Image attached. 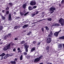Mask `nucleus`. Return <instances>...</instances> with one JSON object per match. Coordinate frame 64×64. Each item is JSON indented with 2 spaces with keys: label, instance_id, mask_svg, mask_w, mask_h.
I'll list each match as a JSON object with an SVG mask.
<instances>
[{
  "label": "nucleus",
  "instance_id": "obj_1",
  "mask_svg": "<svg viewBox=\"0 0 64 64\" xmlns=\"http://www.w3.org/2000/svg\"><path fill=\"white\" fill-rule=\"evenodd\" d=\"M11 44L10 43L8 44L4 47L3 48V50L4 51H6L8 49H10V45Z\"/></svg>",
  "mask_w": 64,
  "mask_h": 64
},
{
  "label": "nucleus",
  "instance_id": "obj_2",
  "mask_svg": "<svg viewBox=\"0 0 64 64\" xmlns=\"http://www.w3.org/2000/svg\"><path fill=\"white\" fill-rule=\"evenodd\" d=\"M46 42L47 43H50L51 42V38H47Z\"/></svg>",
  "mask_w": 64,
  "mask_h": 64
},
{
  "label": "nucleus",
  "instance_id": "obj_3",
  "mask_svg": "<svg viewBox=\"0 0 64 64\" xmlns=\"http://www.w3.org/2000/svg\"><path fill=\"white\" fill-rule=\"evenodd\" d=\"M36 2L35 1H32L30 3V5L32 6L35 5H36Z\"/></svg>",
  "mask_w": 64,
  "mask_h": 64
},
{
  "label": "nucleus",
  "instance_id": "obj_4",
  "mask_svg": "<svg viewBox=\"0 0 64 64\" xmlns=\"http://www.w3.org/2000/svg\"><path fill=\"white\" fill-rule=\"evenodd\" d=\"M40 60V59L38 58H37L35 59L34 60V62H38V61H39Z\"/></svg>",
  "mask_w": 64,
  "mask_h": 64
},
{
  "label": "nucleus",
  "instance_id": "obj_5",
  "mask_svg": "<svg viewBox=\"0 0 64 64\" xmlns=\"http://www.w3.org/2000/svg\"><path fill=\"white\" fill-rule=\"evenodd\" d=\"M49 46H48L46 48V52L48 53L49 52Z\"/></svg>",
  "mask_w": 64,
  "mask_h": 64
},
{
  "label": "nucleus",
  "instance_id": "obj_6",
  "mask_svg": "<svg viewBox=\"0 0 64 64\" xmlns=\"http://www.w3.org/2000/svg\"><path fill=\"white\" fill-rule=\"evenodd\" d=\"M12 14L10 13L8 15V20H11V14Z\"/></svg>",
  "mask_w": 64,
  "mask_h": 64
},
{
  "label": "nucleus",
  "instance_id": "obj_7",
  "mask_svg": "<svg viewBox=\"0 0 64 64\" xmlns=\"http://www.w3.org/2000/svg\"><path fill=\"white\" fill-rule=\"evenodd\" d=\"M59 34V33L58 32H56L54 33V36H56V37H57L58 36V34Z\"/></svg>",
  "mask_w": 64,
  "mask_h": 64
},
{
  "label": "nucleus",
  "instance_id": "obj_8",
  "mask_svg": "<svg viewBox=\"0 0 64 64\" xmlns=\"http://www.w3.org/2000/svg\"><path fill=\"white\" fill-rule=\"evenodd\" d=\"M56 10V8L54 7H51L50 8V10H51V11H54V10Z\"/></svg>",
  "mask_w": 64,
  "mask_h": 64
},
{
  "label": "nucleus",
  "instance_id": "obj_9",
  "mask_svg": "<svg viewBox=\"0 0 64 64\" xmlns=\"http://www.w3.org/2000/svg\"><path fill=\"white\" fill-rule=\"evenodd\" d=\"M58 48L60 49L62 48V44H60L58 46Z\"/></svg>",
  "mask_w": 64,
  "mask_h": 64
},
{
  "label": "nucleus",
  "instance_id": "obj_10",
  "mask_svg": "<svg viewBox=\"0 0 64 64\" xmlns=\"http://www.w3.org/2000/svg\"><path fill=\"white\" fill-rule=\"evenodd\" d=\"M36 49V48L35 47H33L32 49H31V52H32L34 51H35V49Z\"/></svg>",
  "mask_w": 64,
  "mask_h": 64
},
{
  "label": "nucleus",
  "instance_id": "obj_11",
  "mask_svg": "<svg viewBox=\"0 0 64 64\" xmlns=\"http://www.w3.org/2000/svg\"><path fill=\"white\" fill-rule=\"evenodd\" d=\"M28 24H25L22 26V28L24 29V28H27V27H28Z\"/></svg>",
  "mask_w": 64,
  "mask_h": 64
},
{
  "label": "nucleus",
  "instance_id": "obj_12",
  "mask_svg": "<svg viewBox=\"0 0 64 64\" xmlns=\"http://www.w3.org/2000/svg\"><path fill=\"white\" fill-rule=\"evenodd\" d=\"M59 23H60L63 21V19L61 18L58 20Z\"/></svg>",
  "mask_w": 64,
  "mask_h": 64
},
{
  "label": "nucleus",
  "instance_id": "obj_13",
  "mask_svg": "<svg viewBox=\"0 0 64 64\" xmlns=\"http://www.w3.org/2000/svg\"><path fill=\"white\" fill-rule=\"evenodd\" d=\"M16 61H11L10 62V63H11L12 64H16Z\"/></svg>",
  "mask_w": 64,
  "mask_h": 64
},
{
  "label": "nucleus",
  "instance_id": "obj_14",
  "mask_svg": "<svg viewBox=\"0 0 64 64\" xmlns=\"http://www.w3.org/2000/svg\"><path fill=\"white\" fill-rule=\"evenodd\" d=\"M59 39L60 40H64V36H62L60 37L59 38Z\"/></svg>",
  "mask_w": 64,
  "mask_h": 64
},
{
  "label": "nucleus",
  "instance_id": "obj_15",
  "mask_svg": "<svg viewBox=\"0 0 64 64\" xmlns=\"http://www.w3.org/2000/svg\"><path fill=\"white\" fill-rule=\"evenodd\" d=\"M33 8L31 6H29L28 7V10H33Z\"/></svg>",
  "mask_w": 64,
  "mask_h": 64
},
{
  "label": "nucleus",
  "instance_id": "obj_16",
  "mask_svg": "<svg viewBox=\"0 0 64 64\" xmlns=\"http://www.w3.org/2000/svg\"><path fill=\"white\" fill-rule=\"evenodd\" d=\"M5 55V53H3L2 54H1L0 55V56H2V57H3V56H4Z\"/></svg>",
  "mask_w": 64,
  "mask_h": 64
},
{
  "label": "nucleus",
  "instance_id": "obj_17",
  "mask_svg": "<svg viewBox=\"0 0 64 64\" xmlns=\"http://www.w3.org/2000/svg\"><path fill=\"white\" fill-rule=\"evenodd\" d=\"M26 4H25L23 5L22 6V7L23 8H24V9H25V8H26Z\"/></svg>",
  "mask_w": 64,
  "mask_h": 64
},
{
  "label": "nucleus",
  "instance_id": "obj_18",
  "mask_svg": "<svg viewBox=\"0 0 64 64\" xmlns=\"http://www.w3.org/2000/svg\"><path fill=\"white\" fill-rule=\"evenodd\" d=\"M45 28H46V30H47V31H48L49 30V29L48 28V26H45Z\"/></svg>",
  "mask_w": 64,
  "mask_h": 64
},
{
  "label": "nucleus",
  "instance_id": "obj_19",
  "mask_svg": "<svg viewBox=\"0 0 64 64\" xmlns=\"http://www.w3.org/2000/svg\"><path fill=\"white\" fill-rule=\"evenodd\" d=\"M30 57H31V56H26V58L28 59H30Z\"/></svg>",
  "mask_w": 64,
  "mask_h": 64
},
{
  "label": "nucleus",
  "instance_id": "obj_20",
  "mask_svg": "<svg viewBox=\"0 0 64 64\" xmlns=\"http://www.w3.org/2000/svg\"><path fill=\"white\" fill-rule=\"evenodd\" d=\"M1 18L2 20H5V19H6V18L5 16H2Z\"/></svg>",
  "mask_w": 64,
  "mask_h": 64
},
{
  "label": "nucleus",
  "instance_id": "obj_21",
  "mask_svg": "<svg viewBox=\"0 0 64 64\" xmlns=\"http://www.w3.org/2000/svg\"><path fill=\"white\" fill-rule=\"evenodd\" d=\"M22 59H23V55H22V54L20 57V60H22Z\"/></svg>",
  "mask_w": 64,
  "mask_h": 64
},
{
  "label": "nucleus",
  "instance_id": "obj_22",
  "mask_svg": "<svg viewBox=\"0 0 64 64\" xmlns=\"http://www.w3.org/2000/svg\"><path fill=\"white\" fill-rule=\"evenodd\" d=\"M8 36V35H6L4 37V39H7L6 38Z\"/></svg>",
  "mask_w": 64,
  "mask_h": 64
},
{
  "label": "nucleus",
  "instance_id": "obj_23",
  "mask_svg": "<svg viewBox=\"0 0 64 64\" xmlns=\"http://www.w3.org/2000/svg\"><path fill=\"white\" fill-rule=\"evenodd\" d=\"M60 23V24H61L62 26H63L64 25V22L63 21L62 22H61Z\"/></svg>",
  "mask_w": 64,
  "mask_h": 64
},
{
  "label": "nucleus",
  "instance_id": "obj_24",
  "mask_svg": "<svg viewBox=\"0 0 64 64\" xmlns=\"http://www.w3.org/2000/svg\"><path fill=\"white\" fill-rule=\"evenodd\" d=\"M9 9V7H8V6H7V7L6 8L5 10H6V11H8V10Z\"/></svg>",
  "mask_w": 64,
  "mask_h": 64
},
{
  "label": "nucleus",
  "instance_id": "obj_25",
  "mask_svg": "<svg viewBox=\"0 0 64 64\" xmlns=\"http://www.w3.org/2000/svg\"><path fill=\"white\" fill-rule=\"evenodd\" d=\"M9 4L10 6H13V4H12V3L11 2H9Z\"/></svg>",
  "mask_w": 64,
  "mask_h": 64
},
{
  "label": "nucleus",
  "instance_id": "obj_26",
  "mask_svg": "<svg viewBox=\"0 0 64 64\" xmlns=\"http://www.w3.org/2000/svg\"><path fill=\"white\" fill-rule=\"evenodd\" d=\"M18 37H19V36H18L15 38L14 39V40H18Z\"/></svg>",
  "mask_w": 64,
  "mask_h": 64
},
{
  "label": "nucleus",
  "instance_id": "obj_27",
  "mask_svg": "<svg viewBox=\"0 0 64 64\" xmlns=\"http://www.w3.org/2000/svg\"><path fill=\"white\" fill-rule=\"evenodd\" d=\"M21 16H23V15H24V13L22 12H20V13Z\"/></svg>",
  "mask_w": 64,
  "mask_h": 64
},
{
  "label": "nucleus",
  "instance_id": "obj_28",
  "mask_svg": "<svg viewBox=\"0 0 64 64\" xmlns=\"http://www.w3.org/2000/svg\"><path fill=\"white\" fill-rule=\"evenodd\" d=\"M9 13V11H6V14H7V15H8Z\"/></svg>",
  "mask_w": 64,
  "mask_h": 64
},
{
  "label": "nucleus",
  "instance_id": "obj_29",
  "mask_svg": "<svg viewBox=\"0 0 64 64\" xmlns=\"http://www.w3.org/2000/svg\"><path fill=\"white\" fill-rule=\"evenodd\" d=\"M48 21H51L52 20V18H49L48 19Z\"/></svg>",
  "mask_w": 64,
  "mask_h": 64
},
{
  "label": "nucleus",
  "instance_id": "obj_30",
  "mask_svg": "<svg viewBox=\"0 0 64 64\" xmlns=\"http://www.w3.org/2000/svg\"><path fill=\"white\" fill-rule=\"evenodd\" d=\"M23 54H24V55H27V52H24Z\"/></svg>",
  "mask_w": 64,
  "mask_h": 64
},
{
  "label": "nucleus",
  "instance_id": "obj_31",
  "mask_svg": "<svg viewBox=\"0 0 64 64\" xmlns=\"http://www.w3.org/2000/svg\"><path fill=\"white\" fill-rule=\"evenodd\" d=\"M6 56H7V57H10V54H7Z\"/></svg>",
  "mask_w": 64,
  "mask_h": 64
},
{
  "label": "nucleus",
  "instance_id": "obj_32",
  "mask_svg": "<svg viewBox=\"0 0 64 64\" xmlns=\"http://www.w3.org/2000/svg\"><path fill=\"white\" fill-rule=\"evenodd\" d=\"M2 28H3V26H0V32L2 31Z\"/></svg>",
  "mask_w": 64,
  "mask_h": 64
},
{
  "label": "nucleus",
  "instance_id": "obj_33",
  "mask_svg": "<svg viewBox=\"0 0 64 64\" xmlns=\"http://www.w3.org/2000/svg\"><path fill=\"white\" fill-rule=\"evenodd\" d=\"M7 56H5L4 57V59H6V58H7Z\"/></svg>",
  "mask_w": 64,
  "mask_h": 64
},
{
  "label": "nucleus",
  "instance_id": "obj_34",
  "mask_svg": "<svg viewBox=\"0 0 64 64\" xmlns=\"http://www.w3.org/2000/svg\"><path fill=\"white\" fill-rule=\"evenodd\" d=\"M25 43V41H23L21 43H20V44H23Z\"/></svg>",
  "mask_w": 64,
  "mask_h": 64
},
{
  "label": "nucleus",
  "instance_id": "obj_35",
  "mask_svg": "<svg viewBox=\"0 0 64 64\" xmlns=\"http://www.w3.org/2000/svg\"><path fill=\"white\" fill-rule=\"evenodd\" d=\"M42 57H43V56L41 55L40 57H38V58L40 59H41L42 58Z\"/></svg>",
  "mask_w": 64,
  "mask_h": 64
},
{
  "label": "nucleus",
  "instance_id": "obj_36",
  "mask_svg": "<svg viewBox=\"0 0 64 64\" xmlns=\"http://www.w3.org/2000/svg\"><path fill=\"white\" fill-rule=\"evenodd\" d=\"M36 15V14H32V17H34V16H35Z\"/></svg>",
  "mask_w": 64,
  "mask_h": 64
},
{
  "label": "nucleus",
  "instance_id": "obj_37",
  "mask_svg": "<svg viewBox=\"0 0 64 64\" xmlns=\"http://www.w3.org/2000/svg\"><path fill=\"white\" fill-rule=\"evenodd\" d=\"M11 34L10 33V34H8V36H10V37H11Z\"/></svg>",
  "mask_w": 64,
  "mask_h": 64
},
{
  "label": "nucleus",
  "instance_id": "obj_38",
  "mask_svg": "<svg viewBox=\"0 0 64 64\" xmlns=\"http://www.w3.org/2000/svg\"><path fill=\"white\" fill-rule=\"evenodd\" d=\"M27 44H25L24 46V47L25 48H27Z\"/></svg>",
  "mask_w": 64,
  "mask_h": 64
},
{
  "label": "nucleus",
  "instance_id": "obj_39",
  "mask_svg": "<svg viewBox=\"0 0 64 64\" xmlns=\"http://www.w3.org/2000/svg\"><path fill=\"white\" fill-rule=\"evenodd\" d=\"M60 25V24L58 23H56V26H59Z\"/></svg>",
  "mask_w": 64,
  "mask_h": 64
},
{
  "label": "nucleus",
  "instance_id": "obj_40",
  "mask_svg": "<svg viewBox=\"0 0 64 64\" xmlns=\"http://www.w3.org/2000/svg\"><path fill=\"white\" fill-rule=\"evenodd\" d=\"M41 30L42 32H44V28H41Z\"/></svg>",
  "mask_w": 64,
  "mask_h": 64
},
{
  "label": "nucleus",
  "instance_id": "obj_41",
  "mask_svg": "<svg viewBox=\"0 0 64 64\" xmlns=\"http://www.w3.org/2000/svg\"><path fill=\"white\" fill-rule=\"evenodd\" d=\"M26 48V52H28V48Z\"/></svg>",
  "mask_w": 64,
  "mask_h": 64
},
{
  "label": "nucleus",
  "instance_id": "obj_42",
  "mask_svg": "<svg viewBox=\"0 0 64 64\" xmlns=\"http://www.w3.org/2000/svg\"><path fill=\"white\" fill-rule=\"evenodd\" d=\"M0 32H1V33H2L4 32V31H3L2 30V29L1 30H0Z\"/></svg>",
  "mask_w": 64,
  "mask_h": 64
},
{
  "label": "nucleus",
  "instance_id": "obj_43",
  "mask_svg": "<svg viewBox=\"0 0 64 64\" xmlns=\"http://www.w3.org/2000/svg\"><path fill=\"white\" fill-rule=\"evenodd\" d=\"M37 8V6H34L33 7V8L34 9H35V8Z\"/></svg>",
  "mask_w": 64,
  "mask_h": 64
},
{
  "label": "nucleus",
  "instance_id": "obj_44",
  "mask_svg": "<svg viewBox=\"0 0 64 64\" xmlns=\"http://www.w3.org/2000/svg\"><path fill=\"white\" fill-rule=\"evenodd\" d=\"M10 56L11 57V56H13V54L10 53Z\"/></svg>",
  "mask_w": 64,
  "mask_h": 64
},
{
  "label": "nucleus",
  "instance_id": "obj_45",
  "mask_svg": "<svg viewBox=\"0 0 64 64\" xmlns=\"http://www.w3.org/2000/svg\"><path fill=\"white\" fill-rule=\"evenodd\" d=\"M64 2V0H62L61 2V4H63Z\"/></svg>",
  "mask_w": 64,
  "mask_h": 64
},
{
  "label": "nucleus",
  "instance_id": "obj_46",
  "mask_svg": "<svg viewBox=\"0 0 64 64\" xmlns=\"http://www.w3.org/2000/svg\"><path fill=\"white\" fill-rule=\"evenodd\" d=\"M14 28L16 29H17L18 28V26H16L15 27H14Z\"/></svg>",
  "mask_w": 64,
  "mask_h": 64
},
{
  "label": "nucleus",
  "instance_id": "obj_47",
  "mask_svg": "<svg viewBox=\"0 0 64 64\" xmlns=\"http://www.w3.org/2000/svg\"><path fill=\"white\" fill-rule=\"evenodd\" d=\"M53 26H56V23L53 24Z\"/></svg>",
  "mask_w": 64,
  "mask_h": 64
},
{
  "label": "nucleus",
  "instance_id": "obj_48",
  "mask_svg": "<svg viewBox=\"0 0 64 64\" xmlns=\"http://www.w3.org/2000/svg\"><path fill=\"white\" fill-rule=\"evenodd\" d=\"M19 52H20V53H21V50H19L18 51V53H19Z\"/></svg>",
  "mask_w": 64,
  "mask_h": 64
},
{
  "label": "nucleus",
  "instance_id": "obj_49",
  "mask_svg": "<svg viewBox=\"0 0 64 64\" xmlns=\"http://www.w3.org/2000/svg\"><path fill=\"white\" fill-rule=\"evenodd\" d=\"M38 45H39L40 44V43H41V42H39L38 43Z\"/></svg>",
  "mask_w": 64,
  "mask_h": 64
},
{
  "label": "nucleus",
  "instance_id": "obj_50",
  "mask_svg": "<svg viewBox=\"0 0 64 64\" xmlns=\"http://www.w3.org/2000/svg\"><path fill=\"white\" fill-rule=\"evenodd\" d=\"M16 50V48H14L13 49V51H14V52H15Z\"/></svg>",
  "mask_w": 64,
  "mask_h": 64
},
{
  "label": "nucleus",
  "instance_id": "obj_51",
  "mask_svg": "<svg viewBox=\"0 0 64 64\" xmlns=\"http://www.w3.org/2000/svg\"><path fill=\"white\" fill-rule=\"evenodd\" d=\"M14 60V61H17V58H15Z\"/></svg>",
  "mask_w": 64,
  "mask_h": 64
},
{
  "label": "nucleus",
  "instance_id": "obj_52",
  "mask_svg": "<svg viewBox=\"0 0 64 64\" xmlns=\"http://www.w3.org/2000/svg\"><path fill=\"white\" fill-rule=\"evenodd\" d=\"M38 13H39V12H38V11H37L36 13V14H38Z\"/></svg>",
  "mask_w": 64,
  "mask_h": 64
},
{
  "label": "nucleus",
  "instance_id": "obj_53",
  "mask_svg": "<svg viewBox=\"0 0 64 64\" xmlns=\"http://www.w3.org/2000/svg\"><path fill=\"white\" fill-rule=\"evenodd\" d=\"M54 12V11H52L50 12V14H52V13H53Z\"/></svg>",
  "mask_w": 64,
  "mask_h": 64
},
{
  "label": "nucleus",
  "instance_id": "obj_54",
  "mask_svg": "<svg viewBox=\"0 0 64 64\" xmlns=\"http://www.w3.org/2000/svg\"><path fill=\"white\" fill-rule=\"evenodd\" d=\"M45 20V19H43L41 20H39V21H38V22H40V21H42V20Z\"/></svg>",
  "mask_w": 64,
  "mask_h": 64
},
{
  "label": "nucleus",
  "instance_id": "obj_55",
  "mask_svg": "<svg viewBox=\"0 0 64 64\" xmlns=\"http://www.w3.org/2000/svg\"><path fill=\"white\" fill-rule=\"evenodd\" d=\"M17 50H20V48H18Z\"/></svg>",
  "mask_w": 64,
  "mask_h": 64
},
{
  "label": "nucleus",
  "instance_id": "obj_56",
  "mask_svg": "<svg viewBox=\"0 0 64 64\" xmlns=\"http://www.w3.org/2000/svg\"><path fill=\"white\" fill-rule=\"evenodd\" d=\"M5 10H2V13H4V12H5Z\"/></svg>",
  "mask_w": 64,
  "mask_h": 64
},
{
  "label": "nucleus",
  "instance_id": "obj_57",
  "mask_svg": "<svg viewBox=\"0 0 64 64\" xmlns=\"http://www.w3.org/2000/svg\"><path fill=\"white\" fill-rule=\"evenodd\" d=\"M35 43H36V42H35V41L33 42V44H35Z\"/></svg>",
  "mask_w": 64,
  "mask_h": 64
},
{
  "label": "nucleus",
  "instance_id": "obj_58",
  "mask_svg": "<svg viewBox=\"0 0 64 64\" xmlns=\"http://www.w3.org/2000/svg\"><path fill=\"white\" fill-rule=\"evenodd\" d=\"M50 34H51V35H52L53 33H52V31H51L50 32Z\"/></svg>",
  "mask_w": 64,
  "mask_h": 64
},
{
  "label": "nucleus",
  "instance_id": "obj_59",
  "mask_svg": "<svg viewBox=\"0 0 64 64\" xmlns=\"http://www.w3.org/2000/svg\"><path fill=\"white\" fill-rule=\"evenodd\" d=\"M61 31H62L61 30H60V31L58 32V33H59V32H61Z\"/></svg>",
  "mask_w": 64,
  "mask_h": 64
},
{
  "label": "nucleus",
  "instance_id": "obj_60",
  "mask_svg": "<svg viewBox=\"0 0 64 64\" xmlns=\"http://www.w3.org/2000/svg\"><path fill=\"white\" fill-rule=\"evenodd\" d=\"M19 18V16H16V19H18V18Z\"/></svg>",
  "mask_w": 64,
  "mask_h": 64
},
{
  "label": "nucleus",
  "instance_id": "obj_61",
  "mask_svg": "<svg viewBox=\"0 0 64 64\" xmlns=\"http://www.w3.org/2000/svg\"><path fill=\"white\" fill-rule=\"evenodd\" d=\"M14 43H12V44L11 45L12 46H14Z\"/></svg>",
  "mask_w": 64,
  "mask_h": 64
},
{
  "label": "nucleus",
  "instance_id": "obj_62",
  "mask_svg": "<svg viewBox=\"0 0 64 64\" xmlns=\"http://www.w3.org/2000/svg\"><path fill=\"white\" fill-rule=\"evenodd\" d=\"M27 35H29L30 36V33H28L27 34Z\"/></svg>",
  "mask_w": 64,
  "mask_h": 64
},
{
  "label": "nucleus",
  "instance_id": "obj_63",
  "mask_svg": "<svg viewBox=\"0 0 64 64\" xmlns=\"http://www.w3.org/2000/svg\"><path fill=\"white\" fill-rule=\"evenodd\" d=\"M18 28H20V26H18Z\"/></svg>",
  "mask_w": 64,
  "mask_h": 64
},
{
  "label": "nucleus",
  "instance_id": "obj_64",
  "mask_svg": "<svg viewBox=\"0 0 64 64\" xmlns=\"http://www.w3.org/2000/svg\"><path fill=\"white\" fill-rule=\"evenodd\" d=\"M28 13H29V12H26V15H27V14H28Z\"/></svg>",
  "mask_w": 64,
  "mask_h": 64
}]
</instances>
